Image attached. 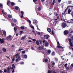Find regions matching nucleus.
Listing matches in <instances>:
<instances>
[{"instance_id": "nucleus-29", "label": "nucleus", "mask_w": 73, "mask_h": 73, "mask_svg": "<svg viewBox=\"0 0 73 73\" xmlns=\"http://www.w3.org/2000/svg\"><path fill=\"white\" fill-rule=\"evenodd\" d=\"M68 9H65V13H67L68 12Z\"/></svg>"}, {"instance_id": "nucleus-41", "label": "nucleus", "mask_w": 73, "mask_h": 73, "mask_svg": "<svg viewBox=\"0 0 73 73\" xmlns=\"http://www.w3.org/2000/svg\"><path fill=\"white\" fill-rule=\"evenodd\" d=\"M19 61V59L17 58L15 59V61L16 62H18V61Z\"/></svg>"}, {"instance_id": "nucleus-11", "label": "nucleus", "mask_w": 73, "mask_h": 73, "mask_svg": "<svg viewBox=\"0 0 73 73\" xmlns=\"http://www.w3.org/2000/svg\"><path fill=\"white\" fill-rule=\"evenodd\" d=\"M23 57L24 58H27V55L26 54H24L23 56Z\"/></svg>"}, {"instance_id": "nucleus-26", "label": "nucleus", "mask_w": 73, "mask_h": 73, "mask_svg": "<svg viewBox=\"0 0 73 73\" xmlns=\"http://www.w3.org/2000/svg\"><path fill=\"white\" fill-rule=\"evenodd\" d=\"M30 27L31 28H32V29H34V27H33V26L32 25H30Z\"/></svg>"}, {"instance_id": "nucleus-17", "label": "nucleus", "mask_w": 73, "mask_h": 73, "mask_svg": "<svg viewBox=\"0 0 73 73\" xmlns=\"http://www.w3.org/2000/svg\"><path fill=\"white\" fill-rule=\"evenodd\" d=\"M2 50H3V52H6V51H7L6 49L5 48H3L2 49Z\"/></svg>"}, {"instance_id": "nucleus-44", "label": "nucleus", "mask_w": 73, "mask_h": 73, "mask_svg": "<svg viewBox=\"0 0 73 73\" xmlns=\"http://www.w3.org/2000/svg\"><path fill=\"white\" fill-rule=\"evenodd\" d=\"M15 58H13L12 59V60L13 61V62H14V61H15Z\"/></svg>"}, {"instance_id": "nucleus-3", "label": "nucleus", "mask_w": 73, "mask_h": 73, "mask_svg": "<svg viewBox=\"0 0 73 73\" xmlns=\"http://www.w3.org/2000/svg\"><path fill=\"white\" fill-rule=\"evenodd\" d=\"M66 27V24L64 23H62V28H64Z\"/></svg>"}, {"instance_id": "nucleus-10", "label": "nucleus", "mask_w": 73, "mask_h": 73, "mask_svg": "<svg viewBox=\"0 0 73 73\" xmlns=\"http://www.w3.org/2000/svg\"><path fill=\"white\" fill-rule=\"evenodd\" d=\"M43 62H46L48 61V59H43Z\"/></svg>"}, {"instance_id": "nucleus-30", "label": "nucleus", "mask_w": 73, "mask_h": 73, "mask_svg": "<svg viewBox=\"0 0 73 73\" xmlns=\"http://www.w3.org/2000/svg\"><path fill=\"white\" fill-rule=\"evenodd\" d=\"M33 1L36 4H37V3H35L37 1V0H33Z\"/></svg>"}, {"instance_id": "nucleus-22", "label": "nucleus", "mask_w": 73, "mask_h": 73, "mask_svg": "<svg viewBox=\"0 0 73 73\" xmlns=\"http://www.w3.org/2000/svg\"><path fill=\"white\" fill-rule=\"evenodd\" d=\"M71 12V10L69 9H68V14H70V12Z\"/></svg>"}, {"instance_id": "nucleus-47", "label": "nucleus", "mask_w": 73, "mask_h": 73, "mask_svg": "<svg viewBox=\"0 0 73 73\" xmlns=\"http://www.w3.org/2000/svg\"><path fill=\"white\" fill-rule=\"evenodd\" d=\"M71 54V52H69V53L66 54V55H68V54L69 55H70Z\"/></svg>"}, {"instance_id": "nucleus-46", "label": "nucleus", "mask_w": 73, "mask_h": 73, "mask_svg": "<svg viewBox=\"0 0 73 73\" xmlns=\"http://www.w3.org/2000/svg\"><path fill=\"white\" fill-rule=\"evenodd\" d=\"M7 72V70L6 69H5L4 70V72L5 73H6V72Z\"/></svg>"}, {"instance_id": "nucleus-57", "label": "nucleus", "mask_w": 73, "mask_h": 73, "mask_svg": "<svg viewBox=\"0 0 73 73\" xmlns=\"http://www.w3.org/2000/svg\"><path fill=\"white\" fill-rule=\"evenodd\" d=\"M29 42H32V41L31 40H29L28 41Z\"/></svg>"}, {"instance_id": "nucleus-21", "label": "nucleus", "mask_w": 73, "mask_h": 73, "mask_svg": "<svg viewBox=\"0 0 73 73\" xmlns=\"http://www.w3.org/2000/svg\"><path fill=\"white\" fill-rule=\"evenodd\" d=\"M70 69H72L73 68V63L72 64L70 67Z\"/></svg>"}, {"instance_id": "nucleus-19", "label": "nucleus", "mask_w": 73, "mask_h": 73, "mask_svg": "<svg viewBox=\"0 0 73 73\" xmlns=\"http://www.w3.org/2000/svg\"><path fill=\"white\" fill-rule=\"evenodd\" d=\"M3 34L4 35L7 36V35H6V32L5 31H4L3 32Z\"/></svg>"}, {"instance_id": "nucleus-60", "label": "nucleus", "mask_w": 73, "mask_h": 73, "mask_svg": "<svg viewBox=\"0 0 73 73\" xmlns=\"http://www.w3.org/2000/svg\"><path fill=\"white\" fill-rule=\"evenodd\" d=\"M52 65H55V63H54V62H53L52 63Z\"/></svg>"}, {"instance_id": "nucleus-8", "label": "nucleus", "mask_w": 73, "mask_h": 73, "mask_svg": "<svg viewBox=\"0 0 73 73\" xmlns=\"http://www.w3.org/2000/svg\"><path fill=\"white\" fill-rule=\"evenodd\" d=\"M44 37L46 39H48V38H49V35H45L44 36Z\"/></svg>"}, {"instance_id": "nucleus-39", "label": "nucleus", "mask_w": 73, "mask_h": 73, "mask_svg": "<svg viewBox=\"0 0 73 73\" xmlns=\"http://www.w3.org/2000/svg\"><path fill=\"white\" fill-rule=\"evenodd\" d=\"M23 49V48H19L18 50V51H19V52H20V51L22 50Z\"/></svg>"}, {"instance_id": "nucleus-59", "label": "nucleus", "mask_w": 73, "mask_h": 73, "mask_svg": "<svg viewBox=\"0 0 73 73\" xmlns=\"http://www.w3.org/2000/svg\"><path fill=\"white\" fill-rule=\"evenodd\" d=\"M31 49L32 50H34V48H33V47H31Z\"/></svg>"}, {"instance_id": "nucleus-56", "label": "nucleus", "mask_w": 73, "mask_h": 73, "mask_svg": "<svg viewBox=\"0 0 73 73\" xmlns=\"http://www.w3.org/2000/svg\"><path fill=\"white\" fill-rule=\"evenodd\" d=\"M15 72V70L14 69L12 71V73H14Z\"/></svg>"}, {"instance_id": "nucleus-53", "label": "nucleus", "mask_w": 73, "mask_h": 73, "mask_svg": "<svg viewBox=\"0 0 73 73\" xmlns=\"http://www.w3.org/2000/svg\"><path fill=\"white\" fill-rule=\"evenodd\" d=\"M57 45H60V43L59 42H57Z\"/></svg>"}, {"instance_id": "nucleus-38", "label": "nucleus", "mask_w": 73, "mask_h": 73, "mask_svg": "<svg viewBox=\"0 0 73 73\" xmlns=\"http://www.w3.org/2000/svg\"><path fill=\"white\" fill-rule=\"evenodd\" d=\"M61 20H62V21H64L65 22H66V20H65V19H61Z\"/></svg>"}, {"instance_id": "nucleus-61", "label": "nucleus", "mask_w": 73, "mask_h": 73, "mask_svg": "<svg viewBox=\"0 0 73 73\" xmlns=\"http://www.w3.org/2000/svg\"><path fill=\"white\" fill-rule=\"evenodd\" d=\"M69 4H71V3H72V1H69Z\"/></svg>"}, {"instance_id": "nucleus-34", "label": "nucleus", "mask_w": 73, "mask_h": 73, "mask_svg": "<svg viewBox=\"0 0 73 73\" xmlns=\"http://www.w3.org/2000/svg\"><path fill=\"white\" fill-rule=\"evenodd\" d=\"M32 32L33 33H35V36H36V33L35 32V31L33 30L32 31Z\"/></svg>"}, {"instance_id": "nucleus-2", "label": "nucleus", "mask_w": 73, "mask_h": 73, "mask_svg": "<svg viewBox=\"0 0 73 73\" xmlns=\"http://www.w3.org/2000/svg\"><path fill=\"white\" fill-rule=\"evenodd\" d=\"M13 38H12V36L11 35H9L8 36L6 37V40H8V41H11Z\"/></svg>"}, {"instance_id": "nucleus-49", "label": "nucleus", "mask_w": 73, "mask_h": 73, "mask_svg": "<svg viewBox=\"0 0 73 73\" xmlns=\"http://www.w3.org/2000/svg\"><path fill=\"white\" fill-rule=\"evenodd\" d=\"M48 73H52V72L50 70H48Z\"/></svg>"}, {"instance_id": "nucleus-1", "label": "nucleus", "mask_w": 73, "mask_h": 73, "mask_svg": "<svg viewBox=\"0 0 73 73\" xmlns=\"http://www.w3.org/2000/svg\"><path fill=\"white\" fill-rule=\"evenodd\" d=\"M68 41L69 42H70V46L69 48L70 49H72V50H73V48L71 47V46L73 47V42H72V40H71V39L68 38Z\"/></svg>"}, {"instance_id": "nucleus-15", "label": "nucleus", "mask_w": 73, "mask_h": 73, "mask_svg": "<svg viewBox=\"0 0 73 73\" xmlns=\"http://www.w3.org/2000/svg\"><path fill=\"white\" fill-rule=\"evenodd\" d=\"M57 46L58 48H62V49H63L64 48V47H62L61 46H60V45H57Z\"/></svg>"}, {"instance_id": "nucleus-62", "label": "nucleus", "mask_w": 73, "mask_h": 73, "mask_svg": "<svg viewBox=\"0 0 73 73\" xmlns=\"http://www.w3.org/2000/svg\"><path fill=\"white\" fill-rule=\"evenodd\" d=\"M21 64H24V62H21Z\"/></svg>"}, {"instance_id": "nucleus-45", "label": "nucleus", "mask_w": 73, "mask_h": 73, "mask_svg": "<svg viewBox=\"0 0 73 73\" xmlns=\"http://www.w3.org/2000/svg\"><path fill=\"white\" fill-rule=\"evenodd\" d=\"M11 25L12 27H14L15 26V24L13 23H12Z\"/></svg>"}, {"instance_id": "nucleus-25", "label": "nucleus", "mask_w": 73, "mask_h": 73, "mask_svg": "<svg viewBox=\"0 0 73 73\" xmlns=\"http://www.w3.org/2000/svg\"><path fill=\"white\" fill-rule=\"evenodd\" d=\"M23 31H20V35H22V34H23Z\"/></svg>"}, {"instance_id": "nucleus-27", "label": "nucleus", "mask_w": 73, "mask_h": 73, "mask_svg": "<svg viewBox=\"0 0 73 73\" xmlns=\"http://www.w3.org/2000/svg\"><path fill=\"white\" fill-rule=\"evenodd\" d=\"M15 9H16V10H18L19 9V7L17 6L15 7Z\"/></svg>"}, {"instance_id": "nucleus-14", "label": "nucleus", "mask_w": 73, "mask_h": 73, "mask_svg": "<svg viewBox=\"0 0 73 73\" xmlns=\"http://www.w3.org/2000/svg\"><path fill=\"white\" fill-rule=\"evenodd\" d=\"M49 45V43L48 42H46L45 43V46H48V45Z\"/></svg>"}, {"instance_id": "nucleus-23", "label": "nucleus", "mask_w": 73, "mask_h": 73, "mask_svg": "<svg viewBox=\"0 0 73 73\" xmlns=\"http://www.w3.org/2000/svg\"><path fill=\"white\" fill-rule=\"evenodd\" d=\"M17 27H15L14 28V31H17Z\"/></svg>"}, {"instance_id": "nucleus-24", "label": "nucleus", "mask_w": 73, "mask_h": 73, "mask_svg": "<svg viewBox=\"0 0 73 73\" xmlns=\"http://www.w3.org/2000/svg\"><path fill=\"white\" fill-rule=\"evenodd\" d=\"M41 7H40L38 8V11H41Z\"/></svg>"}, {"instance_id": "nucleus-43", "label": "nucleus", "mask_w": 73, "mask_h": 73, "mask_svg": "<svg viewBox=\"0 0 73 73\" xmlns=\"http://www.w3.org/2000/svg\"><path fill=\"white\" fill-rule=\"evenodd\" d=\"M8 17L9 18H11V15H8Z\"/></svg>"}, {"instance_id": "nucleus-51", "label": "nucleus", "mask_w": 73, "mask_h": 73, "mask_svg": "<svg viewBox=\"0 0 73 73\" xmlns=\"http://www.w3.org/2000/svg\"><path fill=\"white\" fill-rule=\"evenodd\" d=\"M52 33L53 35H54V33L53 32V30H52Z\"/></svg>"}, {"instance_id": "nucleus-31", "label": "nucleus", "mask_w": 73, "mask_h": 73, "mask_svg": "<svg viewBox=\"0 0 73 73\" xmlns=\"http://www.w3.org/2000/svg\"><path fill=\"white\" fill-rule=\"evenodd\" d=\"M37 45H40V43H39V42H38V41L37 40Z\"/></svg>"}, {"instance_id": "nucleus-5", "label": "nucleus", "mask_w": 73, "mask_h": 73, "mask_svg": "<svg viewBox=\"0 0 73 73\" xmlns=\"http://www.w3.org/2000/svg\"><path fill=\"white\" fill-rule=\"evenodd\" d=\"M15 56H17L16 57V58H17H17H18V59H19V60H21V58H20V56L19 55V54L18 53L16 54L15 55Z\"/></svg>"}, {"instance_id": "nucleus-13", "label": "nucleus", "mask_w": 73, "mask_h": 73, "mask_svg": "<svg viewBox=\"0 0 73 73\" xmlns=\"http://www.w3.org/2000/svg\"><path fill=\"white\" fill-rule=\"evenodd\" d=\"M50 52H51V51H50V50H48V51H47V54H50Z\"/></svg>"}, {"instance_id": "nucleus-28", "label": "nucleus", "mask_w": 73, "mask_h": 73, "mask_svg": "<svg viewBox=\"0 0 73 73\" xmlns=\"http://www.w3.org/2000/svg\"><path fill=\"white\" fill-rule=\"evenodd\" d=\"M12 67L14 69H15V64H13L12 65Z\"/></svg>"}, {"instance_id": "nucleus-32", "label": "nucleus", "mask_w": 73, "mask_h": 73, "mask_svg": "<svg viewBox=\"0 0 73 73\" xmlns=\"http://www.w3.org/2000/svg\"><path fill=\"white\" fill-rule=\"evenodd\" d=\"M28 21H29V25H31V21L30 20H28Z\"/></svg>"}, {"instance_id": "nucleus-16", "label": "nucleus", "mask_w": 73, "mask_h": 73, "mask_svg": "<svg viewBox=\"0 0 73 73\" xmlns=\"http://www.w3.org/2000/svg\"><path fill=\"white\" fill-rule=\"evenodd\" d=\"M58 20L57 19H56L55 20H54V23H57V22H58V21H57Z\"/></svg>"}, {"instance_id": "nucleus-55", "label": "nucleus", "mask_w": 73, "mask_h": 73, "mask_svg": "<svg viewBox=\"0 0 73 73\" xmlns=\"http://www.w3.org/2000/svg\"><path fill=\"white\" fill-rule=\"evenodd\" d=\"M39 42H40V44H42V41H41V40H39Z\"/></svg>"}, {"instance_id": "nucleus-63", "label": "nucleus", "mask_w": 73, "mask_h": 73, "mask_svg": "<svg viewBox=\"0 0 73 73\" xmlns=\"http://www.w3.org/2000/svg\"><path fill=\"white\" fill-rule=\"evenodd\" d=\"M43 43H45V42H46V41H45V40H43L42 41Z\"/></svg>"}, {"instance_id": "nucleus-64", "label": "nucleus", "mask_w": 73, "mask_h": 73, "mask_svg": "<svg viewBox=\"0 0 73 73\" xmlns=\"http://www.w3.org/2000/svg\"><path fill=\"white\" fill-rule=\"evenodd\" d=\"M33 41L35 42L36 41V39H33Z\"/></svg>"}, {"instance_id": "nucleus-40", "label": "nucleus", "mask_w": 73, "mask_h": 73, "mask_svg": "<svg viewBox=\"0 0 73 73\" xmlns=\"http://www.w3.org/2000/svg\"><path fill=\"white\" fill-rule=\"evenodd\" d=\"M13 21H14V23H16V22H17V20H16V19H14L13 20Z\"/></svg>"}, {"instance_id": "nucleus-9", "label": "nucleus", "mask_w": 73, "mask_h": 73, "mask_svg": "<svg viewBox=\"0 0 73 73\" xmlns=\"http://www.w3.org/2000/svg\"><path fill=\"white\" fill-rule=\"evenodd\" d=\"M21 13L22 14V15L21 16V18H23V17H24V12L23 11H21Z\"/></svg>"}, {"instance_id": "nucleus-42", "label": "nucleus", "mask_w": 73, "mask_h": 73, "mask_svg": "<svg viewBox=\"0 0 73 73\" xmlns=\"http://www.w3.org/2000/svg\"><path fill=\"white\" fill-rule=\"evenodd\" d=\"M70 68V67H68L66 68V69L67 70H69Z\"/></svg>"}, {"instance_id": "nucleus-50", "label": "nucleus", "mask_w": 73, "mask_h": 73, "mask_svg": "<svg viewBox=\"0 0 73 73\" xmlns=\"http://www.w3.org/2000/svg\"><path fill=\"white\" fill-rule=\"evenodd\" d=\"M67 66H68V64H66L64 65V66H65V67H67Z\"/></svg>"}, {"instance_id": "nucleus-33", "label": "nucleus", "mask_w": 73, "mask_h": 73, "mask_svg": "<svg viewBox=\"0 0 73 73\" xmlns=\"http://www.w3.org/2000/svg\"><path fill=\"white\" fill-rule=\"evenodd\" d=\"M52 56H54V55H55V52H53L52 54Z\"/></svg>"}, {"instance_id": "nucleus-54", "label": "nucleus", "mask_w": 73, "mask_h": 73, "mask_svg": "<svg viewBox=\"0 0 73 73\" xmlns=\"http://www.w3.org/2000/svg\"><path fill=\"white\" fill-rule=\"evenodd\" d=\"M59 19H60V18L59 17V16L57 17L56 19H57L58 20H59Z\"/></svg>"}, {"instance_id": "nucleus-18", "label": "nucleus", "mask_w": 73, "mask_h": 73, "mask_svg": "<svg viewBox=\"0 0 73 73\" xmlns=\"http://www.w3.org/2000/svg\"><path fill=\"white\" fill-rule=\"evenodd\" d=\"M11 6H13L14 5H15V4L13 2H11Z\"/></svg>"}, {"instance_id": "nucleus-4", "label": "nucleus", "mask_w": 73, "mask_h": 73, "mask_svg": "<svg viewBox=\"0 0 73 73\" xmlns=\"http://www.w3.org/2000/svg\"><path fill=\"white\" fill-rule=\"evenodd\" d=\"M69 33V31L67 30H65L64 32V35L65 36L67 35Z\"/></svg>"}, {"instance_id": "nucleus-58", "label": "nucleus", "mask_w": 73, "mask_h": 73, "mask_svg": "<svg viewBox=\"0 0 73 73\" xmlns=\"http://www.w3.org/2000/svg\"><path fill=\"white\" fill-rule=\"evenodd\" d=\"M55 60H56V61H57L58 60V59H57V58H55Z\"/></svg>"}, {"instance_id": "nucleus-52", "label": "nucleus", "mask_w": 73, "mask_h": 73, "mask_svg": "<svg viewBox=\"0 0 73 73\" xmlns=\"http://www.w3.org/2000/svg\"><path fill=\"white\" fill-rule=\"evenodd\" d=\"M38 35H41V33L40 32H38Z\"/></svg>"}, {"instance_id": "nucleus-6", "label": "nucleus", "mask_w": 73, "mask_h": 73, "mask_svg": "<svg viewBox=\"0 0 73 73\" xmlns=\"http://www.w3.org/2000/svg\"><path fill=\"white\" fill-rule=\"evenodd\" d=\"M38 50H42V49H44V46H39L38 48Z\"/></svg>"}, {"instance_id": "nucleus-20", "label": "nucleus", "mask_w": 73, "mask_h": 73, "mask_svg": "<svg viewBox=\"0 0 73 73\" xmlns=\"http://www.w3.org/2000/svg\"><path fill=\"white\" fill-rule=\"evenodd\" d=\"M25 38H26V36H23V37H22L21 40H24V39H25Z\"/></svg>"}, {"instance_id": "nucleus-37", "label": "nucleus", "mask_w": 73, "mask_h": 73, "mask_svg": "<svg viewBox=\"0 0 73 73\" xmlns=\"http://www.w3.org/2000/svg\"><path fill=\"white\" fill-rule=\"evenodd\" d=\"M0 8H3V5L2 4L0 3Z\"/></svg>"}, {"instance_id": "nucleus-7", "label": "nucleus", "mask_w": 73, "mask_h": 73, "mask_svg": "<svg viewBox=\"0 0 73 73\" xmlns=\"http://www.w3.org/2000/svg\"><path fill=\"white\" fill-rule=\"evenodd\" d=\"M4 42V39H1V38H0V43L1 44H3Z\"/></svg>"}, {"instance_id": "nucleus-12", "label": "nucleus", "mask_w": 73, "mask_h": 73, "mask_svg": "<svg viewBox=\"0 0 73 73\" xmlns=\"http://www.w3.org/2000/svg\"><path fill=\"white\" fill-rule=\"evenodd\" d=\"M47 30L49 32H51V29H50V28H47Z\"/></svg>"}, {"instance_id": "nucleus-48", "label": "nucleus", "mask_w": 73, "mask_h": 73, "mask_svg": "<svg viewBox=\"0 0 73 73\" xmlns=\"http://www.w3.org/2000/svg\"><path fill=\"white\" fill-rule=\"evenodd\" d=\"M21 52H22V53H23V54L25 53V51H22Z\"/></svg>"}, {"instance_id": "nucleus-36", "label": "nucleus", "mask_w": 73, "mask_h": 73, "mask_svg": "<svg viewBox=\"0 0 73 73\" xmlns=\"http://www.w3.org/2000/svg\"><path fill=\"white\" fill-rule=\"evenodd\" d=\"M66 13H65V12L62 13V16H63V15H64V16H65V15H66Z\"/></svg>"}, {"instance_id": "nucleus-35", "label": "nucleus", "mask_w": 73, "mask_h": 73, "mask_svg": "<svg viewBox=\"0 0 73 73\" xmlns=\"http://www.w3.org/2000/svg\"><path fill=\"white\" fill-rule=\"evenodd\" d=\"M25 28L23 26H21V29H24Z\"/></svg>"}]
</instances>
